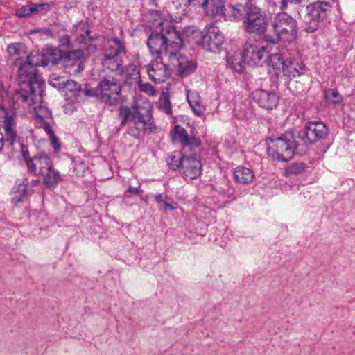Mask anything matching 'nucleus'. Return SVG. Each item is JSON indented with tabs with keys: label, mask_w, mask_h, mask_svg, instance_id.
I'll list each match as a JSON object with an SVG mask.
<instances>
[{
	"label": "nucleus",
	"mask_w": 355,
	"mask_h": 355,
	"mask_svg": "<svg viewBox=\"0 0 355 355\" xmlns=\"http://www.w3.org/2000/svg\"><path fill=\"white\" fill-rule=\"evenodd\" d=\"M188 103L196 116H200L202 115L204 112V107L200 104L198 100H191L189 96H187Z\"/></svg>",
	"instance_id": "nucleus-40"
},
{
	"label": "nucleus",
	"mask_w": 355,
	"mask_h": 355,
	"mask_svg": "<svg viewBox=\"0 0 355 355\" xmlns=\"http://www.w3.org/2000/svg\"><path fill=\"white\" fill-rule=\"evenodd\" d=\"M83 52L76 49L65 51L62 58V65L65 71L71 75H76L83 70Z\"/></svg>",
	"instance_id": "nucleus-15"
},
{
	"label": "nucleus",
	"mask_w": 355,
	"mask_h": 355,
	"mask_svg": "<svg viewBox=\"0 0 355 355\" xmlns=\"http://www.w3.org/2000/svg\"><path fill=\"white\" fill-rule=\"evenodd\" d=\"M39 64L38 60L34 61L31 55L26 56V60L19 62L17 71V80L19 84L27 83L26 87L30 89L32 96H36L44 92V81L38 75L35 67Z\"/></svg>",
	"instance_id": "nucleus-5"
},
{
	"label": "nucleus",
	"mask_w": 355,
	"mask_h": 355,
	"mask_svg": "<svg viewBox=\"0 0 355 355\" xmlns=\"http://www.w3.org/2000/svg\"><path fill=\"white\" fill-rule=\"evenodd\" d=\"M272 27L274 33H268L264 35V42L268 44H276L279 41L290 43L297 37V21L286 12H280L275 16Z\"/></svg>",
	"instance_id": "nucleus-2"
},
{
	"label": "nucleus",
	"mask_w": 355,
	"mask_h": 355,
	"mask_svg": "<svg viewBox=\"0 0 355 355\" xmlns=\"http://www.w3.org/2000/svg\"><path fill=\"white\" fill-rule=\"evenodd\" d=\"M143 192V190L140 187H134L132 186H129L128 189L125 191V193H130L135 195H139Z\"/></svg>",
	"instance_id": "nucleus-47"
},
{
	"label": "nucleus",
	"mask_w": 355,
	"mask_h": 355,
	"mask_svg": "<svg viewBox=\"0 0 355 355\" xmlns=\"http://www.w3.org/2000/svg\"><path fill=\"white\" fill-rule=\"evenodd\" d=\"M40 176L42 178L43 185L50 190L54 189L62 180L60 173L54 168L53 163Z\"/></svg>",
	"instance_id": "nucleus-22"
},
{
	"label": "nucleus",
	"mask_w": 355,
	"mask_h": 355,
	"mask_svg": "<svg viewBox=\"0 0 355 355\" xmlns=\"http://www.w3.org/2000/svg\"><path fill=\"white\" fill-rule=\"evenodd\" d=\"M65 51L57 48H49L46 51L47 62L42 60V65H47L49 63L55 65L60 62L62 64V58Z\"/></svg>",
	"instance_id": "nucleus-30"
},
{
	"label": "nucleus",
	"mask_w": 355,
	"mask_h": 355,
	"mask_svg": "<svg viewBox=\"0 0 355 355\" xmlns=\"http://www.w3.org/2000/svg\"><path fill=\"white\" fill-rule=\"evenodd\" d=\"M37 10L38 12H40L42 11L47 12L50 10L51 4L49 3H44L41 4H37Z\"/></svg>",
	"instance_id": "nucleus-48"
},
{
	"label": "nucleus",
	"mask_w": 355,
	"mask_h": 355,
	"mask_svg": "<svg viewBox=\"0 0 355 355\" xmlns=\"http://www.w3.org/2000/svg\"><path fill=\"white\" fill-rule=\"evenodd\" d=\"M39 183H40V180H38V179L33 180H31V186H36V185H37Z\"/></svg>",
	"instance_id": "nucleus-57"
},
{
	"label": "nucleus",
	"mask_w": 355,
	"mask_h": 355,
	"mask_svg": "<svg viewBox=\"0 0 355 355\" xmlns=\"http://www.w3.org/2000/svg\"><path fill=\"white\" fill-rule=\"evenodd\" d=\"M29 12L28 5H26L16 10V15L20 18L26 17L31 15Z\"/></svg>",
	"instance_id": "nucleus-45"
},
{
	"label": "nucleus",
	"mask_w": 355,
	"mask_h": 355,
	"mask_svg": "<svg viewBox=\"0 0 355 355\" xmlns=\"http://www.w3.org/2000/svg\"><path fill=\"white\" fill-rule=\"evenodd\" d=\"M28 5V9L30 10V13L31 15L32 13H35V12H38V10H37V3H31Z\"/></svg>",
	"instance_id": "nucleus-53"
},
{
	"label": "nucleus",
	"mask_w": 355,
	"mask_h": 355,
	"mask_svg": "<svg viewBox=\"0 0 355 355\" xmlns=\"http://www.w3.org/2000/svg\"><path fill=\"white\" fill-rule=\"evenodd\" d=\"M26 186H27V184H26L25 186H23V189H22L23 196L26 192Z\"/></svg>",
	"instance_id": "nucleus-59"
},
{
	"label": "nucleus",
	"mask_w": 355,
	"mask_h": 355,
	"mask_svg": "<svg viewBox=\"0 0 355 355\" xmlns=\"http://www.w3.org/2000/svg\"><path fill=\"white\" fill-rule=\"evenodd\" d=\"M3 126L15 128V121L12 116H9L6 113V116L3 117Z\"/></svg>",
	"instance_id": "nucleus-46"
},
{
	"label": "nucleus",
	"mask_w": 355,
	"mask_h": 355,
	"mask_svg": "<svg viewBox=\"0 0 355 355\" xmlns=\"http://www.w3.org/2000/svg\"><path fill=\"white\" fill-rule=\"evenodd\" d=\"M15 198L17 202H20L23 201V196H19L18 197L17 196H16L15 197Z\"/></svg>",
	"instance_id": "nucleus-58"
},
{
	"label": "nucleus",
	"mask_w": 355,
	"mask_h": 355,
	"mask_svg": "<svg viewBox=\"0 0 355 355\" xmlns=\"http://www.w3.org/2000/svg\"><path fill=\"white\" fill-rule=\"evenodd\" d=\"M140 80V71L137 67L132 64L128 66L125 75V84L131 87L138 85Z\"/></svg>",
	"instance_id": "nucleus-31"
},
{
	"label": "nucleus",
	"mask_w": 355,
	"mask_h": 355,
	"mask_svg": "<svg viewBox=\"0 0 355 355\" xmlns=\"http://www.w3.org/2000/svg\"><path fill=\"white\" fill-rule=\"evenodd\" d=\"M21 154H22L24 161L25 162L26 164L27 165V161L28 159H31L32 157L29 155V153L27 150H25L23 148L21 150Z\"/></svg>",
	"instance_id": "nucleus-52"
},
{
	"label": "nucleus",
	"mask_w": 355,
	"mask_h": 355,
	"mask_svg": "<svg viewBox=\"0 0 355 355\" xmlns=\"http://www.w3.org/2000/svg\"><path fill=\"white\" fill-rule=\"evenodd\" d=\"M62 91L69 98H76L82 94L86 96H94V92L92 89H87L86 85L83 87L81 85L73 80L67 79Z\"/></svg>",
	"instance_id": "nucleus-21"
},
{
	"label": "nucleus",
	"mask_w": 355,
	"mask_h": 355,
	"mask_svg": "<svg viewBox=\"0 0 355 355\" xmlns=\"http://www.w3.org/2000/svg\"><path fill=\"white\" fill-rule=\"evenodd\" d=\"M267 54L265 46H261L257 41L249 38L243 44L241 58L249 66H261L266 62Z\"/></svg>",
	"instance_id": "nucleus-12"
},
{
	"label": "nucleus",
	"mask_w": 355,
	"mask_h": 355,
	"mask_svg": "<svg viewBox=\"0 0 355 355\" xmlns=\"http://www.w3.org/2000/svg\"><path fill=\"white\" fill-rule=\"evenodd\" d=\"M151 107L146 104V106L135 105L132 107L126 105H121L118 110V118L120 125L118 130L127 125L130 122H145V119L149 121L151 114Z\"/></svg>",
	"instance_id": "nucleus-9"
},
{
	"label": "nucleus",
	"mask_w": 355,
	"mask_h": 355,
	"mask_svg": "<svg viewBox=\"0 0 355 355\" xmlns=\"http://www.w3.org/2000/svg\"><path fill=\"white\" fill-rule=\"evenodd\" d=\"M94 96L108 105H115L119 102L121 85L114 77L105 76L98 83L97 89L93 90Z\"/></svg>",
	"instance_id": "nucleus-8"
},
{
	"label": "nucleus",
	"mask_w": 355,
	"mask_h": 355,
	"mask_svg": "<svg viewBox=\"0 0 355 355\" xmlns=\"http://www.w3.org/2000/svg\"><path fill=\"white\" fill-rule=\"evenodd\" d=\"M168 60L169 65L173 67L177 74L182 78L190 76L196 69V63L180 53H170Z\"/></svg>",
	"instance_id": "nucleus-14"
},
{
	"label": "nucleus",
	"mask_w": 355,
	"mask_h": 355,
	"mask_svg": "<svg viewBox=\"0 0 355 355\" xmlns=\"http://www.w3.org/2000/svg\"><path fill=\"white\" fill-rule=\"evenodd\" d=\"M252 98L260 107L266 110L275 108L279 102L278 95L270 90L258 89L252 93Z\"/></svg>",
	"instance_id": "nucleus-16"
},
{
	"label": "nucleus",
	"mask_w": 355,
	"mask_h": 355,
	"mask_svg": "<svg viewBox=\"0 0 355 355\" xmlns=\"http://www.w3.org/2000/svg\"><path fill=\"white\" fill-rule=\"evenodd\" d=\"M147 46L153 55H167L168 46L161 31H152L147 40Z\"/></svg>",
	"instance_id": "nucleus-18"
},
{
	"label": "nucleus",
	"mask_w": 355,
	"mask_h": 355,
	"mask_svg": "<svg viewBox=\"0 0 355 355\" xmlns=\"http://www.w3.org/2000/svg\"><path fill=\"white\" fill-rule=\"evenodd\" d=\"M226 0H208L207 6L205 10L208 15H225V3Z\"/></svg>",
	"instance_id": "nucleus-27"
},
{
	"label": "nucleus",
	"mask_w": 355,
	"mask_h": 355,
	"mask_svg": "<svg viewBox=\"0 0 355 355\" xmlns=\"http://www.w3.org/2000/svg\"><path fill=\"white\" fill-rule=\"evenodd\" d=\"M161 33H163L166 45L171 46L175 49H180L182 46V40L180 33L176 30L173 26H167L161 29Z\"/></svg>",
	"instance_id": "nucleus-23"
},
{
	"label": "nucleus",
	"mask_w": 355,
	"mask_h": 355,
	"mask_svg": "<svg viewBox=\"0 0 355 355\" xmlns=\"http://www.w3.org/2000/svg\"><path fill=\"white\" fill-rule=\"evenodd\" d=\"M43 94L44 92L40 95L37 94L36 96H32L31 92L28 88V91L24 89H21L19 92L17 93V96L18 98L21 99L23 102H28V100H31L33 103H37V101H42Z\"/></svg>",
	"instance_id": "nucleus-33"
},
{
	"label": "nucleus",
	"mask_w": 355,
	"mask_h": 355,
	"mask_svg": "<svg viewBox=\"0 0 355 355\" xmlns=\"http://www.w3.org/2000/svg\"><path fill=\"white\" fill-rule=\"evenodd\" d=\"M227 64L230 68L239 73H241L244 69L243 64L239 55H228L227 58Z\"/></svg>",
	"instance_id": "nucleus-34"
},
{
	"label": "nucleus",
	"mask_w": 355,
	"mask_h": 355,
	"mask_svg": "<svg viewBox=\"0 0 355 355\" xmlns=\"http://www.w3.org/2000/svg\"><path fill=\"white\" fill-rule=\"evenodd\" d=\"M202 172V164L200 161L194 156L186 155L183 159L182 166V177L184 180H194L197 178Z\"/></svg>",
	"instance_id": "nucleus-19"
},
{
	"label": "nucleus",
	"mask_w": 355,
	"mask_h": 355,
	"mask_svg": "<svg viewBox=\"0 0 355 355\" xmlns=\"http://www.w3.org/2000/svg\"><path fill=\"white\" fill-rule=\"evenodd\" d=\"M95 39L94 37L91 35V31L89 29H86L81 33L78 37L77 41L78 43H84L87 44V42H91Z\"/></svg>",
	"instance_id": "nucleus-41"
},
{
	"label": "nucleus",
	"mask_w": 355,
	"mask_h": 355,
	"mask_svg": "<svg viewBox=\"0 0 355 355\" xmlns=\"http://www.w3.org/2000/svg\"><path fill=\"white\" fill-rule=\"evenodd\" d=\"M150 15L151 17L155 18V20L162 19V14L159 10H151L150 12Z\"/></svg>",
	"instance_id": "nucleus-51"
},
{
	"label": "nucleus",
	"mask_w": 355,
	"mask_h": 355,
	"mask_svg": "<svg viewBox=\"0 0 355 355\" xmlns=\"http://www.w3.org/2000/svg\"><path fill=\"white\" fill-rule=\"evenodd\" d=\"M181 151H173L168 155L167 159V165L169 168L173 171H176L180 167L182 168L183 164V159L185 157Z\"/></svg>",
	"instance_id": "nucleus-32"
},
{
	"label": "nucleus",
	"mask_w": 355,
	"mask_h": 355,
	"mask_svg": "<svg viewBox=\"0 0 355 355\" xmlns=\"http://www.w3.org/2000/svg\"><path fill=\"white\" fill-rule=\"evenodd\" d=\"M171 140L173 142H179L184 147H189L191 150L198 148L201 142L197 137H189L187 130L182 126L175 125L171 132Z\"/></svg>",
	"instance_id": "nucleus-20"
},
{
	"label": "nucleus",
	"mask_w": 355,
	"mask_h": 355,
	"mask_svg": "<svg viewBox=\"0 0 355 355\" xmlns=\"http://www.w3.org/2000/svg\"><path fill=\"white\" fill-rule=\"evenodd\" d=\"M5 131L4 141L6 147H11L15 142L17 132L15 128L3 126Z\"/></svg>",
	"instance_id": "nucleus-36"
},
{
	"label": "nucleus",
	"mask_w": 355,
	"mask_h": 355,
	"mask_svg": "<svg viewBox=\"0 0 355 355\" xmlns=\"http://www.w3.org/2000/svg\"><path fill=\"white\" fill-rule=\"evenodd\" d=\"M233 174L235 182L242 184L250 183L254 178L253 171L243 166H238L234 169Z\"/></svg>",
	"instance_id": "nucleus-26"
},
{
	"label": "nucleus",
	"mask_w": 355,
	"mask_h": 355,
	"mask_svg": "<svg viewBox=\"0 0 355 355\" xmlns=\"http://www.w3.org/2000/svg\"><path fill=\"white\" fill-rule=\"evenodd\" d=\"M158 207L160 211H173L176 208L168 199L163 200L162 202L158 205Z\"/></svg>",
	"instance_id": "nucleus-44"
},
{
	"label": "nucleus",
	"mask_w": 355,
	"mask_h": 355,
	"mask_svg": "<svg viewBox=\"0 0 355 355\" xmlns=\"http://www.w3.org/2000/svg\"><path fill=\"white\" fill-rule=\"evenodd\" d=\"M266 143L268 155L277 162H286L295 154L302 155L306 153L305 145L301 144L297 132L291 130L267 138Z\"/></svg>",
	"instance_id": "nucleus-1"
},
{
	"label": "nucleus",
	"mask_w": 355,
	"mask_h": 355,
	"mask_svg": "<svg viewBox=\"0 0 355 355\" xmlns=\"http://www.w3.org/2000/svg\"><path fill=\"white\" fill-rule=\"evenodd\" d=\"M152 3H154L155 2V0H151Z\"/></svg>",
	"instance_id": "nucleus-60"
},
{
	"label": "nucleus",
	"mask_w": 355,
	"mask_h": 355,
	"mask_svg": "<svg viewBox=\"0 0 355 355\" xmlns=\"http://www.w3.org/2000/svg\"><path fill=\"white\" fill-rule=\"evenodd\" d=\"M306 165L302 162H296L288 165L285 170L287 175H297L304 172Z\"/></svg>",
	"instance_id": "nucleus-37"
},
{
	"label": "nucleus",
	"mask_w": 355,
	"mask_h": 355,
	"mask_svg": "<svg viewBox=\"0 0 355 355\" xmlns=\"http://www.w3.org/2000/svg\"><path fill=\"white\" fill-rule=\"evenodd\" d=\"M52 163L46 153L39 152L32 156L31 159L27 161L28 173L35 176H40L48 167L51 166Z\"/></svg>",
	"instance_id": "nucleus-17"
},
{
	"label": "nucleus",
	"mask_w": 355,
	"mask_h": 355,
	"mask_svg": "<svg viewBox=\"0 0 355 355\" xmlns=\"http://www.w3.org/2000/svg\"><path fill=\"white\" fill-rule=\"evenodd\" d=\"M166 199H168V196L166 195H162L161 193H157L155 195V200L157 203V205H160V203Z\"/></svg>",
	"instance_id": "nucleus-50"
},
{
	"label": "nucleus",
	"mask_w": 355,
	"mask_h": 355,
	"mask_svg": "<svg viewBox=\"0 0 355 355\" xmlns=\"http://www.w3.org/2000/svg\"><path fill=\"white\" fill-rule=\"evenodd\" d=\"M291 0H282L281 2V8L282 9H286L288 6V3H289Z\"/></svg>",
	"instance_id": "nucleus-56"
},
{
	"label": "nucleus",
	"mask_w": 355,
	"mask_h": 355,
	"mask_svg": "<svg viewBox=\"0 0 355 355\" xmlns=\"http://www.w3.org/2000/svg\"><path fill=\"white\" fill-rule=\"evenodd\" d=\"M324 98L328 103L333 104H339L343 101V97L335 89H326Z\"/></svg>",
	"instance_id": "nucleus-35"
},
{
	"label": "nucleus",
	"mask_w": 355,
	"mask_h": 355,
	"mask_svg": "<svg viewBox=\"0 0 355 355\" xmlns=\"http://www.w3.org/2000/svg\"><path fill=\"white\" fill-rule=\"evenodd\" d=\"M7 52L9 56L13 58L15 62L17 63L26 56V47L23 43H12L8 46Z\"/></svg>",
	"instance_id": "nucleus-28"
},
{
	"label": "nucleus",
	"mask_w": 355,
	"mask_h": 355,
	"mask_svg": "<svg viewBox=\"0 0 355 355\" xmlns=\"http://www.w3.org/2000/svg\"><path fill=\"white\" fill-rule=\"evenodd\" d=\"M307 69L304 64L302 62L298 63L288 59L286 65L284 66L282 73L284 76L289 78L300 77L306 75Z\"/></svg>",
	"instance_id": "nucleus-24"
},
{
	"label": "nucleus",
	"mask_w": 355,
	"mask_h": 355,
	"mask_svg": "<svg viewBox=\"0 0 355 355\" xmlns=\"http://www.w3.org/2000/svg\"><path fill=\"white\" fill-rule=\"evenodd\" d=\"M225 36L220 28L214 24L207 26L202 32L200 46L214 53H219L223 49Z\"/></svg>",
	"instance_id": "nucleus-11"
},
{
	"label": "nucleus",
	"mask_w": 355,
	"mask_h": 355,
	"mask_svg": "<svg viewBox=\"0 0 355 355\" xmlns=\"http://www.w3.org/2000/svg\"><path fill=\"white\" fill-rule=\"evenodd\" d=\"M34 112L37 128H42L45 131L49 136L54 151H59L60 145L52 129L51 125L54 121L51 111L47 107L40 105L35 107Z\"/></svg>",
	"instance_id": "nucleus-10"
},
{
	"label": "nucleus",
	"mask_w": 355,
	"mask_h": 355,
	"mask_svg": "<svg viewBox=\"0 0 355 355\" xmlns=\"http://www.w3.org/2000/svg\"><path fill=\"white\" fill-rule=\"evenodd\" d=\"M114 46H109L104 50L101 64L104 71L121 73L123 71V55H125V47L121 41L113 40Z\"/></svg>",
	"instance_id": "nucleus-6"
},
{
	"label": "nucleus",
	"mask_w": 355,
	"mask_h": 355,
	"mask_svg": "<svg viewBox=\"0 0 355 355\" xmlns=\"http://www.w3.org/2000/svg\"><path fill=\"white\" fill-rule=\"evenodd\" d=\"M5 146L4 141V136L2 134H0V152L3 149V147Z\"/></svg>",
	"instance_id": "nucleus-55"
},
{
	"label": "nucleus",
	"mask_w": 355,
	"mask_h": 355,
	"mask_svg": "<svg viewBox=\"0 0 355 355\" xmlns=\"http://www.w3.org/2000/svg\"><path fill=\"white\" fill-rule=\"evenodd\" d=\"M146 71L153 81L161 83L171 76V69L169 64L163 62V56L155 55V60L146 66Z\"/></svg>",
	"instance_id": "nucleus-13"
},
{
	"label": "nucleus",
	"mask_w": 355,
	"mask_h": 355,
	"mask_svg": "<svg viewBox=\"0 0 355 355\" xmlns=\"http://www.w3.org/2000/svg\"><path fill=\"white\" fill-rule=\"evenodd\" d=\"M289 3H293L294 4L299 6V8H298L297 11H298L300 8H302V5H304L305 6H307V5H306V4H305L304 0H291V1H289Z\"/></svg>",
	"instance_id": "nucleus-54"
},
{
	"label": "nucleus",
	"mask_w": 355,
	"mask_h": 355,
	"mask_svg": "<svg viewBox=\"0 0 355 355\" xmlns=\"http://www.w3.org/2000/svg\"><path fill=\"white\" fill-rule=\"evenodd\" d=\"M189 3L193 5H198L203 8L207 6L208 0H189Z\"/></svg>",
	"instance_id": "nucleus-49"
},
{
	"label": "nucleus",
	"mask_w": 355,
	"mask_h": 355,
	"mask_svg": "<svg viewBox=\"0 0 355 355\" xmlns=\"http://www.w3.org/2000/svg\"><path fill=\"white\" fill-rule=\"evenodd\" d=\"M266 57L267 58L266 61L268 62L270 73L272 72V70L277 75L282 73L288 58H285L281 53H274L269 56L267 55Z\"/></svg>",
	"instance_id": "nucleus-25"
},
{
	"label": "nucleus",
	"mask_w": 355,
	"mask_h": 355,
	"mask_svg": "<svg viewBox=\"0 0 355 355\" xmlns=\"http://www.w3.org/2000/svg\"><path fill=\"white\" fill-rule=\"evenodd\" d=\"M331 6L327 1H315L298 10L304 23V29L307 33L317 31L321 23L325 21L331 13Z\"/></svg>",
	"instance_id": "nucleus-3"
},
{
	"label": "nucleus",
	"mask_w": 355,
	"mask_h": 355,
	"mask_svg": "<svg viewBox=\"0 0 355 355\" xmlns=\"http://www.w3.org/2000/svg\"><path fill=\"white\" fill-rule=\"evenodd\" d=\"M301 144L305 145L306 151L308 146L324 140L329 135V128L321 121H307L303 129L297 132Z\"/></svg>",
	"instance_id": "nucleus-7"
},
{
	"label": "nucleus",
	"mask_w": 355,
	"mask_h": 355,
	"mask_svg": "<svg viewBox=\"0 0 355 355\" xmlns=\"http://www.w3.org/2000/svg\"><path fill=\"white\" fill-rule=\"evenodd\" d=\"M66 81V78L60 76L56 73H52L49 78V85L58 90H62Z\"/></svg>",
	"instance_id": "nucleus-38"
},
{
	"label": "nucleus",
	"mask_w": 355,
	"mask_h": 355,
	"mask_svg": "<svg viewBox=\"0 0 355 355\" xmlns=\"http://www.w3.org/2000/svg\"><path fill=\"white\" fill-rule=\"evenodd\" d=\"M268 25L269 18L265 10L252 3H246L242 26L247 33L259 36L264 41Z\"/></svg>",
	"instance_id": "nucleus-4"
},
{
	"label": "nucleus",
	"mask_w": 355,
	"mask_h": 355,
	"mask_svg": "<svg viewBox=\"0 0 355 355\" xmlns=\"http://www.w3.org/2000/svg\"><path fill=\"white\" fill-rule=\"evenodd\" d=\"M87 170V164L81 159H76L73 161V171L76 175L83 176Z\"/></svg>",
	"instance_id": "nucleus-39"
},
{
	"label": "nucleus",
	"mask_w": 355,
	"mask_h": 355,
	"mask_svg": "<svg viewBox=\"0 0 355 355\" xmlns=\"http://www.w3.org/2000/svg\"><path fill=\"white\" fill-rule=\"evenodd\" d=\"M60 47L63 49L65 51L67 49L72 48L73 45L71 42L70 37L68 35H64L59 40Z\"/></svg>",
	"instance_id": "nucleus-42"
},
{
	"label": "nucleus",
	"mask_w": 355,
	"mask_h": 355,
	"mask_svg": "<svg viewBox=\"0 0 355 355\" xmlns=\"http://www.w3.org/2000/svg\"><path fill=\"white\" fill-rule=\"evenodd\" d=\"M145 121V122H136V123L134 124L133 128H130L128 129L127 133L135 139H139L141 136V132H146L148 129L151 130V128H149L148 126H150L153 124L152 115L150 116L149 121L146 119Z\"/></svg>",
	"instance_id": "nucleus-29"
},
{
	"label": "nucleus",
	"mask_w": 355,
	"mask_h": 355,
	"mask_svg": "<svg viewBox=\"0 0 355 355\" xmlns=\"http://www.w3.org/2000/svg\"><path fill=\"white\" fill-rule=\"evenodd\" d=\"M137 85L139 86V88L141 92H144L150 95L154 94L155 89L150 83H143L141 80Z\"/></svg>",
	"instance_id": "nucleus-43"
}]
</instances>
